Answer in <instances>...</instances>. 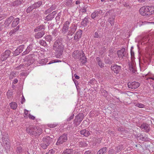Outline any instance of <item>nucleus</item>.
I'll use <instances>...</instances> for the list:
<instances>
[{
	"label": "nucleus",
	"instance_id": "obj_39",
	"mask_svg": "<svg viewBox=\"0 0 154 154\" xmlns=\"http://www.w3.org/2000/svg\"><path fill=\"white\" fill-rule=\"evenodd\" d=\"M35 9L33 5L30 6L29 7H28L27 9L26 10V12L27 13H30L31 11H32V10Z\"/></svg>",
	"mask_w": 154,
	"mask_h": 154
},
{
	"label": "nucleus",
	"instance_id": "obj_50",
	"mask_svg": "<svg viewBox=\"0 0 154 154\" xmlns=\"http://www.w3.org/2000/svg\"><path fill=\"white\" fill-rule=\"evenodd\" d=\"M17 74V72H12L9 75V77L10 78H11L12 79L14 76H15V75Z\"/></svg>",
	"mask_w": 154,
	"mask_h": 154
},
{
	"label": "nucleus",
	"instance_id": "obj_30",
	"mask_svg": "<svg viewBox=\"0 0 154 154\" xmlns=\"http://www.w3.org/2000/svg\"><path fill=\"white\" fill-rule=\"evenodd\" d=\"M148 14L149 16L154 14V6H148Z\"/></svg>",
	"mask_w": 154,
	"mask_h": 154
},
{
	"label": "nucleus",
	"instance_id": "obj_15",
	"mask_svg": "<svg viewBox=\"0 0 154 154\" xmlns=\"http://www.w3.org/2000/svg\"><path fill=\"white\" fill-rule=\"evenodd\" d=\"M83 53V51L76 50L73 52L72 56L74 59H78L82 56Z\"/></svg>",
	"mask_w": 154,
	"mask_h": 154
},
{
	"label": "nucleus",
	"instance_id": "obj_33",
	"mask_svg": "<svg viewBox=\"0 0 154 154\" xmlns=\"http://www.w3.org/2000/svg\"><path fill=\"white\" fill-rule=\"evenodd\" d=\"M42 4V1H39L33 4L35 9L39 8Z\"/></svg>",
	"mask_w": 154,
	"mask_h": 154
},
{
	"label": "nucleus",
	"instance_id": "obj_13",
	"mask_svg": "<svg viewBox=\"0 0 154 154\" xmlns=\"http://www.w3.org/2000/svg\"><path fill=\"white\" fill-rule=\"evenodd\" d=\"M82 31L81 30H79L75 34L74 36V39L75 42H76L79 41L81 38Z\"/></svg>",
	"mask_w": 154,
	"mask_h": 154
},
{
	"label": "nucleus",
	"instance_id": "obj_20",
	"mask_svg": "<svg viewBox=\"0 0 154 154\" xmlns=\"http://www.w3.org/2000/svg\"><path fill=\"white\" fill-rule=\"evenodd\" d=\"M115 15L114 11L112 10H110L106 13L105 16L109 18L115 16Z\"/></svg>",
	"mask_w": 154,
	"mask_h": 154
},
{
	"label": "nucleus",
	"instance_id": "obj_58",
	"mask_svg": "<svg viewBox=\"0 0 154 154\" xmlns=\"http://www.w3.org/2000/svg\"><path fill=\"white\" fill-rule=\"evenodd\" d=\"M86 11L85 9H81L80 10V14L79 16L81 14V13H85Z\"/></svg>",
	"mask_w": 154,
	"mask_h": 154
},
{
	"label": "nucleus",
	"instance_id": "obj_17",
	"mask_svg": "<svg viewBox=\"0 0 154 154\" xmlns=\"http://www.w3.org/2000/svg\"><path fill=\"white\" fill-rule=\"evenodd\" d=\"M24 46L21 45L17 48L16 49L14 52V56L18 55L20 53L23 51V49L24 48Z\"/></svg>",
	"mask_w": 154,
	"mask_h": 154
},
{
	"label": "nucleus",
	"instance_id": "obj_55",
	"mask_svg": "<svg viewBox=\"0 0 154 154\" xmlns=\"http://www.w3.org/2000/svg\"><path fill=\"white\" fill-rule=\"evenodd\" d=\"M57 7V6L55 4L52 5L49 8L52 11L55 9Z\"/></svg>",
	"mask_w": 154,
	"mask_h": 154
},
{
	"label": "nucleus",
	"instance_id": "obj_42",
	"mask_svg": "<svg viewBox=\"0 0 154 154\" xmlns=\"http://www.w3.org/2000/svg\"><path fill=\"white\" fill-rule=\"evenodd\" d=\"M13 94V92L11 90H8L7 93V95L8 99H10L11 97V96Z\"/></svg>",
	"mask_w": 154,
	"mask_h": 154
},
{
	"label": "nucleus",
	"instance_id": "obj_38",
	"mask_svg": "<svg viewBox=\"0 0 154 154\" xmlns=\"http://www.w3.org/2000/svg\"><path fill=\"white\" fill-rule=\"evenodd\" d=\"M45 39L47 41L50 42L53 40L52 37L51 35H47L45 37Z\"/></svg>",
	"mask_w": 154,
	"mask_h": 154
},
{
	"label": "nucleus",
	"instance_id": "obj_54",
	"mask_svg": "<svg viewBox=\"0 0 154 154\" xmlns=\"http://www.w3.org/2000/svg\"><path fill=\"white\" fill-rule=\"evenodd\" d=\"M139 139L142 140H145L146 139V138L144 137L143 136L142 134H140V136L138 137Z\"/></svg>",
	"mask_w": 154,
	"mask_h": 154
},
{
	"label": "nucleus",
	"instance_id": "obj_1",
	"mask_svg": "<svg viewBox=\"0 0 154 154\" xmlns=\"http://www.w3.org/2000/svg\"><path fill=\"white\" fill-rule=\"evenodd\" d=\"M70 24L69 21H66L63 24L61 29V32L63 34H66V37L69 41L72 38H70L69 36H72L77 29V26L75 24H72L69 27Z\"/></svg>",
	"mask_w": 154,
	"mask_h": 154
},
{
	"label": "nucleus",
	"instance_id": "obj_62",
	"mask_svg": "<svg viewBox=\"0 0 154 154\" xmlns=\"http://www.w3.org/2000/svg\"><path fill=\"white\" fill-rule=\"evenodd\" d=\"M55 152V151L53 149H52L49 150L48 153L50 154H53Z\"/></svg>",
	"mask_w": 154,
	"mask_h": 154
},
{
	"label": "nucleus",
	"instance_id": "obj_31",
	"mask_svg": "<svg viewBox=\"0 0 154 154\" xmlns=\"http://www.w3.org/2000/svg\"><path fill=\"white\" fill-rule=\"evenodd\" d=\"M107 148L104 147L100 149L97 152V154H105L107 152Z\"/></svg>",
	"mask_w": 154,
	"mask_h": 154
},
{
	"label": "nucleus",
	"instance_id": "obj_45",
	"mask_svg": "<svg viewBox=\"0 0 154 154\" xmlns=\"http://www.w3.org/2000/svg\"><path fill=\"white\" fill-rule=\"evenodd\" d=\"M8 138H6L5 137H2V140L3 141H5V144L7 145L8 148H9L10 147V146L8 143V141L7 140Z\"/></svg>",
	"mask_w": 154,
	"mask_h": 154
},
{
	"label": "nucleus",
	"instance_id": "obj_29",
	"mask_svg": "<svg viewBox=\"0 0 154 154\" xmlns=\"http://www.w3.org/2000/svg\"><path fill=\"white\" fill-rule=\"evenodd\" d=\"M82 55V56L80 57V60L82 64H85L87 62V58L86 57L85 54L84 52Z\"/></svg>",
	"mask_w": 154,
	"mask_h": 154
},
{
	"label": "nucleus",
	"instance_id": "obj_10",
	"mask_svg": "<svg viewBox=\"0 0 154 154\" xmlns=\"http://www.w3.org/2000/svg\"><path fill=\"white\" fill-rule=\"evenodd\" d=\"M139 12L140 14L143 16H145L146 17H149L147 6H144L141 7L139 10Z\"/></svg>",
	"mask_w": 154,
	"mask_h": 154
},
{
	"label": "nucleus",
	"instance_id": "obj_57",
	"mask_svg": "<svg viewBox=\"0 0 154 154\" xmlns=\"http://www.w3.org/2000/svg\"><path fill=\"white\" fill-rule=\"evenodd\" d=\"M52 11L50 8H49L45 11V14H47L51 12Z\"/></svg>",
	"mask_w": 154,
	"mask_h": 154
},
{
	"label": "nucleus",
	"instance_id": "obj_16",
	"mask_svg": "<svg viewBox=\"0 0 154 154\" xmlns=\"http://www.w3.org/2000/svg\"><path fill=\"white\" fill-rule=\"evenodd\" d=\"M57 13L56 11H54L50 14H49L45 17V20L47 21L51 20L54 17Z\"/></svg>",
	"mask_w": 154,
	"mask_h": 154
},
{
	"label": "nucleus",
	"instance_id": "obj_44",
	"mask_svg": "<svg viewBox=\"0 0 154 154\" xmlns=\"http://www.w3.org/2000/svg\"><path fill=\"white\" fill-rule=\"evenodd\" d=\"M135 106L140 108H144L145 106L144 104L140 103H137L136 104Z\"/></svg>",
	"mask_w": 154,
	"mask_h": 154
},
{
	"label": "nucleus",
	"instance_id": "obj_56",
	"mask_svg": "<svg viewBox=\"0 0 154 154\" xmlns=\"http://www.w3.org/2000/svg\"><path fill=\"white\" fill-rule=\"evenodd\" d=\"M57 125L54 124H51L48 125V127L50 128H54L57 126Z\"/></svg>",
	"mask_w": 154,
	"mask_h": 154
},
{
	"label": "nucleus",
	"instance_id": "obj_2",
	"mask_svg": "<svg viewBox=\"0 0 154 154\" xmlns=\"http://www.w3.org/2000/svg\"><path fill=\"white\" fill-rule=\"evenodd\" d=\"M63 39L59 38L56 39L53 46V49L55 52V56L59 58L62 55L64 50V46L63 44Z\"/></svg>",
	"mask_w": 154,
	"mask_h": 154
},
{
	"label": "nucleus",
	"instance_id": "obj_5",
	"mask_svg": "<svg viewBox=\"0 0 154 154\" xmlns=\"http://www.w3.org/2000/svg\"><path fill=\"white\" fill-rule=\"evenodd\" d=\"M67 135L66 133H64L60 136L56 143V145H60L66 142L67 140Z\"/></svg>",
	"mask_w": 154,
	"mask_h": 154
},
{
	"label": "nucleus",
	"instance_id": "obj_47",
	"mask_svg": "<svg viewBox=\"0 0 154 154\" xmlns=\"http://www.w3.org/2000/svg\"><path fill=\"white\" fill-rule=\"evenodd\" d=\"M7 14H0V21L4 19L7 16Z\"/></svg>",
	"mask_w": 154,
	"mask_h": 154
},
{
	"label": "nucleus",
	"instance_id": "obj_41",
	"mask_svg": "<svg viewBox=\"0 0 154 154\" xmlns=\"http://www.w3.org/2000/svg\"><path fill=\"white\" fill-rule=\"evenodd\" d=\"M19 26H18L16 27L14 29H13V30H12L10 32V33L11 34H13L15 32H17V31L19 28Z\"/></svg>",
	"mask_w": 154,
	"mask_h": 154
},
{
	"label": "nucleus",
	"instance_id": "obj_11",
	"mask_svg": "<svg viewBox=\"0 0 154 154\" xmlns=\"http://www.w3.org/2000/svg\"><path fill=\"white\" fill-rule=\"evenodd\" d=\"M11 53V52L10 50H6L2 54L1 56V60L2 61L5 60L10 56Z\"/></svg>",
	"mask_w": 154,
	"mask_h": 154
},
{
	"label": "nucleus",
	"instance_id": "obj_14",
	"mask_svg": "<svg viewBox=\"0 0 154 154\" xmlns=\"http://www.w3.org/2000/svg\"><path fill=\"white\" fill-rule=\"evenodd\" d=\"M121 67L119 65L116 64L112 65L111 66V69L114 72L118 74L119 72L120 71Z\"/></svg>",
	"mask_w": 154,
	"mask_h": 154
},
{
	"label": "nucleus",
	"instance_id": "obj_3",
	"mask_svg": "<svg viewBox=\"0 0 154 154\" xmlns=\"http://www.w3.org/2000/svg\"><path fill=\"white\" fill-rule=\"evenodd\" d=\"M45 27L44 25L39 26L35 28L34 36L35 38L39 39L42 37L45 34Z\"/></svg>",
	"mask_w": 154,
	"mask_h": 154
},
{
	"label": "nucleus",
	"instance_id": "obj_21",
	"mask_svg": "<svg viewBox=\"0 0 154 154\" xmlns=\"http://www.w3.org/2000/svg\"><path fill=\"white\" fill-rule=\"evenodd\" d=\"M88 17V16L85 17L81 22V25L83 26H85L89 23Z\"/></svg>",
	"mask_w": 154,
	"mask_h": 154
},
{
	"label": "nucleus",
	"instance_id": "obj_59",
	"mask_svg": "<svg viewBox=\"0 0 154 154\" xmlns=\"http://www.w3.org/2000/svg\"><path fill=\"white\" fill-rule=\"evenodd\" d=\"M94 38H99L100 37L99 35L97 32H95L94 33Z\"/></svg>",
	"mask_w": 154,
	"mask_h": 154
},
{
	"label": "nucleus",
	"instance_id": "obj_19",
	"mask_svg": "<svg viewBox=\"0 0 154 154\" xmlns=\"http://www.w3.org/2000/svg\"><path fill=\"white\" fill-rule=\"evenodd\" d=\"M140 128L142 129H143V131L146 132H148L150 131L149 125L146 123H143L142 124Z\"/></svg>",
	"mask_w": 154,
	"mask_h": 154
},
{
	"label": "nucleus",
	"instance_id": "obj_61",
	"mask_svg": "<svg viewBox=\"0 0 154 154\" xmlns=\"http://www.w3.org/2000/svg\"><path fill=\"white\" fill-rule=\"evenodd\" d=\"M84 154H92L91 151V150H88L86 151Z\"/></svg>",
	"mask_w": 154,
	"mask_h": 154
},
{
	"label": "nucleus",
	"instance_id": "obj_52",
	"mask_svg": "<svg viewBox=\"0 0 154 154\" xmlns=\"http://www.w3.org/2000/svg\"><path fill=\"white\" fill-rule=\"evenodd\" d=\"M17 152L20 153L23 151V149L21 146H19L17 147Z\"/></svg>",
	"mask_w": 154,
	"mask_h": 154
},
{
	"label": "nucleus",
	"instance_id": "obj_34",
	"mask_svg": "<svg viewBox=\"0 0 154 154\" xmlns=\"http://www.w3.org/2000/svg\"><path fill=\"white\" fill-rule=\"evenodd\" d=\"M9 106L11 109H15L17 107V105L16 102H12L9 104Z\"/></svg>",
	"mask_w": 154,
	"mask_h": 154
},
{
	"label": "nucleus",
	"instance_id": "obj_40",
	"mask_svg": "<svg viewBox=\"0 0 154 154\" xmlns=\"http://www.w3.org/2000/svg\"><path fill=\"white\" fill-rule=\"evenodd\" d=\"M104 62L106 64H111L112 63L113 61L109 57L105 59Z\"/></svg>",
	"mask_w": 154,
	"mask_h": 154
},
{
	"label": "nucleus",
	"instance_id": "obj_28",
	"mask_svg": "<svg viewBox=\"0 0 154 154\" xmlns=\"http://www.w3.org/2000/svg\"><path fill=\"white\" fill-rule=\"evenodd\" d=\"M123 149V146L122 145H118V146L115 147V151L116 154L120 152Z\"/></svg>",
	"mask_w": 154,
	"mask_h": 154
},
{
	"label": "nucleus",
	"instance_id": "obj_23",
	"mask_svg": "<svg viewBox=\"0 0 154 154\" xmlns=\"http://www.w3.org/2000/svg\"><path fill=\"white\" fill-rule=\"evenodd\" d=\"M96 59L97 64L101 68H103L104 67L105 64L102 62L100 58L99 57H97Z\"/></svg>",
	"mask_w": 154,
	"mask_h": 154
},
{
	"label": "nucleus",
	"instance_id": "obj_53",
	"mask_svg": "<svg viewBox=\"0 0 154 154\" xmlns=\"http://www.w3.org/2000/svg\"><path fill=\"white\" fill-rule=\"evenodd\" d=\"M108 154H114L115 152V150L112 149H109L108 152Z\"/></svg>",
	"mask_w": 154,
	"mask_h": 154
},
{
	"label": "nucleus",
	"instance_id": "obj_32",
	"mask_svg": "<svg viewBox=\"0 0 154 154\" xmlns=\"http://www.w3.org/2000/svg\"><path fill=\"white\" fill-rule=\"evenodd\" d=\"M72 1V0H66L64 1V4L66 6L69 7H72L73 5Z\"/></svg>",
	"mask_w": 154,
	"mask_h": 154
},
{
	"label": "nucleus",
	"instance_id": "obj_63",
	"mask_svg": "<svg viewBox=\"0 0 154 154\" xmlns=\"http://www.w3.org/2000/svg\"><path fill=\"white\" fill-rule=\"evenodd\" d=\"M29 118L31 119H32L34 120L35 119V117L29 114Z\"/></svg>",
	"mask_w": 154,
	"mask_h": 154
},
{
	"label": "nucleus",
	"instance_id": "obj_6",
	"mask_svg": "<svg viewBox=\"0 0 154 154\" xmlns=\"http://www.w3.org/2000/svg\"><path fill=\"white\" fill-rule=\"evenodd\" d=\"M83 118L84 114L83 113H79L75 117V119L74 120L73 123L76 127L79 125Z\"/></svg>",
	"mask_w": 154,
	"mask_h": 154
},
{
	"label": "nucleus",
	"instance_id": "obj_43",
	"mask_svg": "<svg viewBox=\"0 0 154 154\" xmlns=\"http://www.w3.org/2000/svg\"><path fill=\"white\" fill-rule=\"evenodd\" d=\"M40 146L43 149H45L47 148V147L48 146L47 145L46 143H43L40 144Z\"/></svg>",
	"mask_w": 154,
	"mask_h": 154
},
{
	"label": "nucleus",
	"instance_id": "obj_26",
	"mask_svg": "<svg viewBox=\"0 0 154 154\" xmlns=\"http://www.w3.org/2000/svg\"><path fill=\"white\" fill-rule=\"evenodd\" d=\"M35 127H36L32 126H29L26 127V130L27 133L30 135L31 132L32 133V131L35 130Z\"/></svg>",
	"mask_w": 154,
	"mask_h": 154
},
{
	"label": "nucleus",
	"instance_id": "obj_37",
	"mask_svg": "<svg viewBox=\"0 0 154 154\" xmlns=\"http://www.w3.org/2000/svg\"><path fill=\"white\" fill-rule=\"evenodd\" d=\"M129 68L130 70L132 71L133 73H135L136 72L135 66H134L132 64H130Z\"/></svg>",
	"mask_w": 154,
	"mask_h": 154
},
{
	"label": "nucleus",
	"instance_id": "obj_27",
	"mask_svg": "<svg viewBox=\"0 0 154 154\" xmlns=\"http://www.w3.org/2000/svg\"><path fill=\"white\" fill-rule=\"evenodd\" d=\"M20 20V19L18 18L14 19L11 24V26L13 27L16 26L19 23Z\"/></svg>",
	"mask_w": 154,
	"mask_h": 154
},
{
	"label": "nucleus",
	"instance_id": "obj_35",
	"mask_svg": "<svg viewBox=\"0 0 154 154\" xmlns=\"http://www.w3.org/2000/svg\"><path fill=\"white\" fill-rule=\"evenodd\" d=\"M115 16L108 18V21L109 22L111 26H113L114 23V19Z\"/></svg>",
	"mask_w": 154,
	"mask_h": 154
},
{
	"label": "nucleus",
	"instance_id": "obj_18",
	"mask_svg": "<svg viewBox=\"0 0 154 154\" xmlns=\"http://www.w3.org/2000/svg\"><path fill=\"white\" fill-rule=\"evenodd\" d=\"M43 141L44 142L46 143L47 145L49 146L53 141V139L49 136H47L43 138Z\"/></svg>",
	"mask_w": 154,
	"mask_h": 154
},
{
	"label": "nucleus",
	"instance_id": "obj_49",
	"mask_svg": "<svg viewBox=\"0 0 154 154\" xmlns=\"http://www.w3.org/2000/svg\"><path fill=\"white\" fill-rule=\"evenodd\" d=\"M134 48L133 47H131V58H134V52L133 51Z\"/></svg>",
	"mask_w": 154,
	"mask_h": 154
},
{
	"label": "nucleus",
	"instance_id": "obj_7",
	"mask_svg": "<svg viewBox=\"0 0 154 154\" xmlns=\"http://www.w3.org/2000/svg\"><path fill=\"white\" fill-rule=\"evenodd\" d=\"M37 48V47L35 44H31L27 47L25 51L23 53V54L25 55L27 54L30 51H32V52H34Z\"/></svg>",
	"mask_w": 154,
	"mask_h": 154
},
{
	"label": "nucleus",
	"instance_id": "obj_48",
	"mask_svg": "<svg viewBox=\"0 0 154 154\" xmlns=\"http://www.w3.org/2000/svg\"><path fill=\"white\" fill-rule=\"evenodd\" d=\"M39 43L42 45L44 46H46L47 44L43 40H40L39 41Z\"/></svg>",
	"mask_w": 154,
	"mask_h": 154
},
{
	"label": "nucleus",
	"instance_id": "obj_22",
	"mask_svg": "<svg viewBox=\"0 0 154 154\" xmlns=\"http://www.w3.org/2000/svg\"><path fill=\"white\" fill-rule=\"evenodd\" d=\"M100 11H95L91 14V17L92 18L94 19L100 16Z\"/></svg>",
	"mask_w": 154,
	"mask_h": 154
},
{
	"label": "nucleus",
	"instance_id": "obj_60",
	"mask_svg": "<svg viewBox=\"0 0 154 154\" xmlns=\"http://www.w3.org/2000/svg\"><path fill=\"white\" fill-rule=\"evenodd\" d=\"M124 129L122 127H119L118 128V131H124Z\"/></svg>",
	"mask_w": 154,
	"mask_h": 154
},
{
	"label": "nucleus",
	"instance_id": "obj_46",
	"mask_svg": "<svg viewBox=\"0 0 154 154\" xmlns=\"http://www.w3.org/2000/svg\"><path fill=\"white\" fill-rule=\"evenodd\" d=\"M21 3V2L20 0H17L15 1L13 3L14 5L15 6H17L18 5L20 4Z\"/></svg>",
	"mask_w": 154,
	"mask_h": 154
},
{
	"label": "nucleus",
	"instance_id": "obj_36",
	"mask_svg": "<svg viewBox=\"0 0 154 154\" xmlns=\"http://www.w3.org/2000/svg\"><path fill=\"white\" fill-rule=\"evenodd\" d=\"M72 153V149H67L63 152L62 154H71Z\"/></svg>",
	"mask_w": 154,
	"mask_h": 154
},
{
	"label": "nucleus",
	"instance_id": "obj_64",
	"mask_svg": "<svg viewBox=\"0 0 154 154\" xmlns=\"http://www.w3.org/2000/svg\"><path fill=\"white\" fill-rule=\"evenodd\" d=\"M60 13H59L57 14V16L55 18L56 19V20L59 19L60 18Z\"/></svg>",
	"mask_w": 154,
	"mask_h": 154
},
{
	"label": "nucleus",
	"instance_id": "obj_8",
	"mask_svg": "<svg viewBox=\"0 0 154 154\" xmlns=\"http://www.w3.org/2000/svg\"><path fill=\"white\" fill-rule=\"evenodd\" d=\"M128 87L129 88L135 89L137 88L140 85V83L137 82H128L127 84Z\"/></svg>",
	"mask_w": 154,
	"mask_h": 154
},
{
	"label": "nucleus",
	"instance_id": "obj_25",
	"mask_svg": "<svg viewBox=\"0 0 154 154\" xmlns=\"http://www.w3.org/2000/svg\"><path fill=\"white\" fill-rule=\"evenodd\" d=\"M80 133L82 135H83L84 136L88 137L90 135V133L89 131L85 129H84L80 131Z\"/></svg>",
	"mask_w": 154,
	"mask_h": 154
},
{
	"label": "nucleus",
	"instance_id": "obj_51",
	"mask_svg": "<svg viewBox=\"0 0 154 154\" xmlns=\"http://www.w3.org/2000/svg\"><path fill=\"white\" fill-rule=\"evenodd\" d=\"M57 33H58V31L56 28L55 29H54L52 31V34L53 35L56 36L57 35Z\"/></svg>",
	"mask_w": 154,
	"mask_h": 154
},
{
	"label": "nucleus",
	"instance_id": "obj_12",
	"mask_svg": "<svg viewBox=\"0 0 154 154\" xmlns=\"http://www.w3.org/2000/svg\"><path fill=\"white\" fill-rule=\"evenodd\" d=\"M117 54L118 57L121 58L122 59L124 58V57H126L127 55V51H125V48H123L120 50L117 51Z\"/></svg>",
	"mask_w": 154,
	"mask_h": 154
},
{
	"label": "nucleus",
	"instance_id": "obj_24",
	"mask_svg": "<svg viewBox=\"0 0 154 154\" xmlns=\"http://www.w3.org/2000/svg\"><path fill=\"white\" fill-rule=\"evenodd\" d=\"M14 19V18L13 16H10L6 20L4 24L6 26H8L13 20Z\"/></svg>",
	"mask_w": 154,
	"mask_h": 154
},
{
	"label": "nucleus",
	"instance_id": "obj_9",
	"mask_svg": "<svg viewBox=\"0 0 154 154\" xmlns=\"http://www.w3.org/2000/svg\"><path fill=\"white\" fill-rule=\"evenodd\" d=\"M42 133V129L38 127H36L35 128V130L30 134V135L33 137H38Z\"/></svg>",
	"mask_w": 154,
	"mask_h": 154
},
{
	"label": "nucleus",
	"instance_id": "obj_4",
	"mask_svg": "<svg viewBox=\"0 0 154 154\" xmlns=\"http://www.w3.org/2000/svg\"><path fill=\"white\" fill-rule=\"evenodd\" d=\"M35 55L33 54H30L26 56L25 58V66L28 67L32 64L35 61Z\"/></svg>",
	"mask_w": 154,
	"mask_h": 154
}]
</instances>
